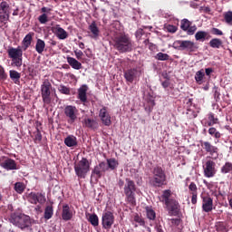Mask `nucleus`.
<instances>
[{
    "label": "nucleus",
    "instance_id": "27",
    "mask_svg": "<svg viewBox=\"0 0 232 232\" xmlns=\"http://www.w3.org/2000/svg\"><path fill=\"white\" fill-rule=\"evenodd\" d=\"M9 76L12 81H14V84H19V80L21 79V73H19L15 70H11L9 72Z\"/></svg>",
    "mask_w": 232,
    "mask_h": 232
},
{
    "label": "nucleus",
    "instance_id": "61",
    "mask_svg": "<svg viewBox=\"0 0 232 232\" xmlns=\"http://www.w3.org/2000/svg\"><path fill=\"white\" fill-rule=\"evenodd\" d=\"M0 79H6V73L3 69H0Z\"/></svg>",
    "mask_w": 232,
    "mask_h": 232
},
{
    "label": "nucleus",
    "instance_id": "10",
    "mask_svg": "<svg viewBox=\"0 0 232 232\" xmlns=\"http://www.w3.org/2000/svg\"><path fill=\"white\" fill-rule=\"evenodd\" d=\"M115 224V216L110 211L103 212L102 217V226L103 229H111V226Z\"/></svg>",
    "mask_w": 232,
    "mask_h": 232
},
{
    "label": "nucleus",
    "instance_id": "57",
    "mask_svg": "<svg viewBox=\"0 0 232 232\" xmlns=\"http://www.w3.org/2000/svg\"><path fill=\"white\" fill-rule=\"evenodd\" d=\"M34 140H38V142H41V140H43V135H41V131H39V130H37Z\"/></svg>",
    "mask_w": 232,
    "mask_h": 232
},
{
    "label": "nucleus",
    "instance_id": "49",
    "mask_svg": "<svg viewBox=\"0 0 232 232\" xmlns=\"http://www.w3.org/2000/svg\"><path fill=\"white\" fill-rule=\"evenodd\" d=\"M98 167L100 168V169H102L103 173L108 171V164L104 161L100 162L98 164Z\"/></svg>",
    "mask_w": 232,
    "mask_h": 232
},
{
    "label": "nucleus",
    "instance_id": "24",
    "mask_svg": "<svg viewBox=\"0 0 232 232\" xmlns=\"http://www.w3.org/2000/svg\"><path fill=\"white\" fill-rule=\"evenodd\" d=\"M64 144L68 148H73L77 146V138L73 135L67 136L64 140Z\"/></svg>",
    "mask_w": 232,
    "mask_h": 232
},
{
    "label": "nucleus",
    "instance_id": "34",
    "mask_svg": "<svg viewBox=\"0 0 232 232\" xmlns=\"http://www.w3.org/2000/svg\"><path fill=\"white\" fill-rule=\"evenodd\" d=\"M208 119V121L205 123V126H215V124H218V119L215 118V114L209 113Z\"/></svg>",
    "mask_w": 232,
    "mask_h": 232
},
{
    "label": "nucleus",
    "instance_id": "63",
    "mask_svg": "<svg viewBox=\"0 0 232 232\" xmlns=\"http://www.w3.org/2000/svg\"><path fill=\"white\" fill-rule=\"evenodd\" d=\"M79 48H81V50H84V43L80 42L79 43Z\"/></svg>",
    "mask_w": 232,
    "mask_h": 232
},
{
    "label": "nucleus",
    "instance_id": "33",
    "mask_svg": "<svg viewBox=\"0 0 232 232\" xmlns=\"http://www.w3.org/2000/svg\"><path fill=\"white\" fill-rule=\"evenodd\" d=\"M44 217L45 220H50V218H52V217H53V207H52V205H48L45 208Z\"/></svg>",
    "mask_w": 232,
    "mask_h": 232
},
{
    "label": "nucleus",
    "instance_id": "51",
    "mask_svg": "<svg viewBox=\"0 0 232 232\" xmlns=\"http://www.w3.org/2000/svg\"><path fill=\"white\" fill-rule=\"evenodd\" d=\"M74 55L76 57V59H78V61H81L82 59V55H84V53H82V51L81 50H74Z\"/></svg>",
    "mask_w": 232,
    "mask_h": 232
},
{
    "label": "nucleus",
    "instance_id": "52",
    "mask_svg": "<svg viewBox=\"0 0 232 232\" xmlns=\"http://www.w3.org/2000/svg\"><path fill=\"white\" fill-rule=\"evenodd\" d=\"M195 32H197V25H193V26L189 25L188 29L187 30L188 35H193Z\"/></svg>",
    "mask_w": 232,
    "mask_h": 232
},
{
    "label": "nucleus",
    "instance_id": "1",
    "mask_svg": "<svg viewBox=\"0 0 232 232\" xmlns=\"http://www.w3.org/2000/svg\"><path fill=\"white\" fill-rule=\"evenodd\" d=\"M114 48L121 52V53H126V52H131L133 50V44L131 39L126 34H121L114 37Z\"/></svg>",
    "mask_w": 232,
    "mask_h": 232
},
{
    "label": "nucleus",
    "instance_id": "40",
    "mask_svg": "<svg viewBox=\"0 0 232 232\" xmlns=\"http://www.w3.org/2000/svg\"><path fill=\"white\" fill-rule=\"evenodd\" d=\"M189 26H191V22H189V20L183 19L181 21V25H180L181 30H183L184 32H188Z\"/></svg>",
    "mask_w": 232,
    "mask_h": 232
},
{
    "label": "nucleus",
    "instance_id": "35",
    "mask_svg": "<svg viewBox=\"0 0 232 232\" xmlns=\"http://www.w3.org/2000/svg\"><path fill=\"white\" fill-rule=\"evenodd\" d=\"M24 189H26V186H24V183L23 182H16L14 184V191L16 193H19L20 195L24 192Z\"/></svg>",
    "mask_w": 232,
    "mask_h": 232
},
{
    "label": "nucleus",
    "instance_id": "19",
    "mask_svg": "<svg viewBox=\"0 0 232 232\" xmlns=\"http://www.w3.org/2000/svg\"><path fill=\"white\" fill-rule=\"evenodd\" d=\"M72 218H73V212L72 211V209H70V206L63 205V211H62L63 220H65V221L72 220Z\"/></svg>",
    "mask_w": 232,
    "mask_h": 232
},
{
    "label": "nucleus",
    "instance_id": "54",
    "mask_svg": "<svg viewBox=\"0 0 232 232\" xmlns=\"http://www.w3.org/2000/svg\"><path fill=\"white\" fill-rule=\"evenodd\" d=\"M142 35H144V30L142 29H138L136 31V39H138L140 41V39L142 38Z\"/></svg>",
    "mask_w": 232,
    "mask_h": 232
},
{
    "label": "nucleus",
    "instance_id": "37",
    "mask_svg": "<svg viewBox=\"0 0 232 232\" xmlns=\"http://www.w3.org/2000/svg\"><path fill=\"white\" fill-rule=\"evenodd\" d=\"M11 65L15 68H21V66H23V56L20 58H13Z\"/></svg>",
    "mask_w": 232,
    "mask_h": 232
},
{
    "label": "nucleus",
    "instance_id": "7",
    "mask_svg": "<svg viewBox=\"0 0 232 232\" xmlns=\"http://www.w3.org/2000/svg\"><path fill=\"white\" fill-rule=\"evenodd\" d=\"M173 48L175 50H186V52L190 53L198 50V46L195 44V42L189 40H177L173 43Z\"/></svg>",
    "mask_w": 232,
    "mask_h": 232
},
{
    "label": "nucleus",
    "instance_id": "2",
    "mask_svg": "<svg viewBox=\"0 0 232 232\" xmlns=\"http://www.w3.org/2000/svg\"><path fill=\"white\" fill-rule=\"evenodd\" d=\"M137 191V186L135 181L126 179L125 185L123 188V193L125 195V200L130 206H135L137 204V199L135 198V192Z\"/></svg>",
    "mask_w": 232,
    "mask_h": 232
},
{
    "label": "nucleus",
    "instance_id": "16",
    "mask_svg": "<svg viewBox=\"0 0 232 232\" xmlns=\"http://www.w3.org/2000/svg\"><path fill=\"white\" fill-rule=\"evenodd\" d=\"M53 32L60 41H64V39H68V32L64 30L61 25L57 24L53 28Z\"/></svg>",
    "mask_w": 232,
    "mask_h": 232
},
{
    "label": "nucleus",
    "instance_id": "38",
    "mask_svg": "<svg viewBox=\"0 0 232 232\" xmlns=\"http://www.w3.org/2000/svg\"><path fill=\"white\" fill-rule=\"evenodd\" d=\"M146 213H147V218H149V220H155L156 218V214H155V210L152 209L150 207L146 208Z\"/></svg>",
    "mask_w": 232,
    "mask_h": 232
},
{
    "label": "nucleus",
    "instance_id": "25",
    "mask_svg": "<svg viewBox=\"0 0 232 232\" xmlns=\"http://www.w3.org/2000/svg\"><path fill=\"white\" fill-rule=\"evenodd\" d=\"M204 77H206V72H204V69L198 71L195 74V81L197 84H202V82H204Z\"/></svg>",
    "mask_w": 232,
    "mask_h": 232
},
{
    "label": "nucleus",
    "instance_id": "18",
    "mask_svg": "<svg viewBox=\"0 0 232 232\" xmlns=\"http://www.w3.org/2000/svg\"><path fill=\"white\" fill-rule=\"evenodd\" d=\"M89 30L91 32V35L90 37L92 39H94V41H97V39H99V36L101 35V30H99V27L97 26V23L92 22L90 25H89Z\"/></svg>",
    "mask_w": 232,
    "mask_h": 232
},
{
    "label": "nucleus",
    "instance_id": "59",
    "mask_svg": "<svg viewBox=\"0 0 232 232\" xmlns=\"http://www.w3.org/2000/svg\"><path fill=\"white\" fill-rule=\"evenodd\" d=\"M191 203L197 204V192H192Z\"/></svg>",
    "mask_w": 232,
    "mask_h": 232
},
{
    "label": "nucleus",
    "instance_id": "50",
    "mask_svg": "<svg viewBox=\"0 0 232 232\" xmlns=\"http://www.w3.org/2000/svg\"><path fill=\"white\" fill-rule=\"evenodd\" d=\"M134 222H137L140 226H144L145 224L144 219L137 214L134 216Z\"/></svg>",
    "mask_w": 232,
    "mask_h": 232
},
{
    "label": "nucleus",
    "instance_id": "62",
    "mask_svg": "<svg viewBox=\"0 0 232 232\" xmlns=\"http://www.w3.org/2000/svg\"><path fill=\"white\" fill-rule=\"evenodd\" d=\"M161 84L163 88H168V86H169V80H165Z\"/></svg>",
    "mask_w": 232,
    "mask_h": 232
},
{
    "label": "nucleus",
    "instance_id": "41",
    "mask_svg": "<svg viewBox=\"0 0 232 232\" xmlns=\"http://www.w3.org/2000/svg\"><path fill=\"white\" fill-rule=\"evenodd\" d=\"M169 197H171V190L167 189L163 191L162 198L165 204H168L171 199H169Z\"/></svg>",
    "mask_w": 232,
    "mask_h": 232
},
{
    "label": "nucleus",
    "instance_id": "43",
    "mask_svg": "<svg viewBox=\"0 0 232 232\" xmlns=\"http://www.w3.org/2000/svg\"><path fill=\"white\" fill-rule=\"evenodd\" d=\"M23 44L25 48H28L32 44V35L28 34L23 40Z\"/></svg>",
    "mask_w": 232,
    "mask_h": 232
},
{
    "label": "nucleus",
    "instance_id": "45",
    "mask_svg": "<svg viewBox=\"0 0 232 232\" xmlns=\"http://www.w3.org/2000/svg\"><path fill=\"white\" fill-rule=\"evenodd\" d=\"M38 21L41 24H46L50 20L48 19V15L46 14H43L38 17Z\"/></svg>",
    "mask_w": 232,
    "mask_h": 232
},
{
    "label": "nucleus",
    "instance_id": "12",
    "mask_svg": "<svg viewBox=\"0 0 232 232\" xmlns=\"http://www.w3.org/2000/svg\"><path fill=\"white\" fill-rule=\"evenodd\" d=\"M27 200L30 204H44L46 198L41 193L31 192L27 197Z\"/></svg>",
    "mask_w": 232,
    "mask_h": 232
},
{
    "label": "nucleus",
    "instance_id": "31",
    "mask_svg": "<svg viewBox=\"0 0 232 232\" xmlns=\"http://www.w3.org/2000/svg\"><path fill=\"white\" fill-rule=\"evenodd\" d=\"M207 37H208V32L206 31H198L195 34L196 41H201V43H204Z\"/></svg>",
    "mask_w": 232,
    "mask_h": 232
},
{
    "label": "nucleus",
    "instance_id": "3",
    "mask_svg": "<svg viewBox=\"0 0 232 232\" xmlns=\"http://www.w3.org/2000/svg\"><path fill=\"white\" fill-rule=\"evenodd\" d=\"M11 224L20 229H26L32 226V219H30V216L24 214H14L11 217Z\"/></svg>",
    "mask_w": 232,
    "mask_h": 232
},
{
    "label": "nucleus",
    "instance_id": "39",
    "mask_svg": "<svg viewBox=\"0 0 232 232\" xmlns=\"http://www.w3.org/2000/svg\"><path fill=\"white\" fill-rule=\"evenodd\" d=\"M208 133H209V135H211V137H214L215 139H220V137H222L220 132L218 130H217V129H215V127L209 128Z\"/></svg>",
    "mask_w": 232,
    "mask_h": 232
},
{
    "label": "nucleus",
    "instance_id": "60",
    "mask_svg": "<svg viewBox=\"0 0 232 232\" xmlns=\"http://www.w3.org/2000/svg\"><path fill=\"white\" fill-rule=\"evenodd\" d=\"M205 73H206V75H208V77H209V75H211L213 73V69L212 68H206L205 69Z\"/></svg>",
    "mask_w": 232,
    "mask_h": 232
},
{
    "label": "nucleus",
    "instance_id": "30",
    "mask_svg": "<svg viewBox=\"0 0 232 232\" xmlns=\"http://www.w3.org/2000/svg\"><path fill=\"white\" fill-rule=\"evenodd\" d=\"M220 171L223 175H227V173H231L232 171V163L227 161L220 169Z\"/></svg>",
    "mask_w": 232,
    "mask_h": 232
},
{
    "label": "nucleus",
    "instance_id": "32",
    "mask_svg": "<svg viewBox=\"0 0 232 232\" xmlns=\"http://www.w3.org/2000/svg\"><path fill=\"white\" fill-rule=\"evenodd\" d=\"M119 166V161H117V160L115 159H108L107 160V168L108 169H117Z\"/></svg>",
    "mask_w": 232,
    "mask_h": 232
},
{
    "label": "nucleus",
    "instance_id": "9",
    "mask_svg": "<svg viewBox=\"0 0 232 232\" xmlns=\"http://www.w3.org/2000/svg\"><path fill=\"white\" fill-rule=\"evenodd\" d=\"M201 147L203 148V150H205L207 153H208L209 156L212 157V159H214V160H217V159H218V147L214 146L209 141H201Z\"/></svg>",
    "mask_w": 232,
    "mask_h": 232
},
{
    "label": "nucleus",
    "instance_id": "64",
    "mask_svg": "<svg viewBox=\"0 0 232 232\" xmlns=\"http://www.w3.org/2000/svg\"><path fill=\"white\" fill-rule=\"evenodd\" d=\"M156 231L157 232H164V230H162V227H159V226L156 227Z\"/></svg>",
    "mask_w": 232,
    "mask_h": 232
},
{
    "label": "nucleus",
    "instance_id": "8",
    "mask_svg": "<svg viewBox=\"0 0 232 232\" xmlns=\"http://www.w3.org/2000/svg\"><path fill=\"white\" fill-rule=\"evenodd\" d=\"M217 163L213 160H208L203 164V174L206 179H213L217 175Z\"/></svg>",
    "mask_w": 232,
    "mask_h": 232
},
{
    "label": "nucleus",
    "instance_id": "29",
    "mask_svg": "<svg viewBox=\"0 0 232 232\" xmlns=\"http://www.w3.org/2000/svg\"><path fill=\"white\" fill-rule=\"evenodd\" d=\"M87 220L94 227L99 226V217L96 214H88Z\"/></svg>",
    "mask_w": 232,
    "mask_h": 232
},
{
    "label": "nucleus",
    "instance_id": "22",
    "mask_svg": "<svg viewBox=\"0 0 232 232\" xmlns=\"http://www.w3.org/2000/svg\"><path fill=\"white\" fill-rule=\"evenodd\" d=\"M169 211L171 213H178L179 211V202L175 199H170L168 203H165Z\"/></svg>",
    "mask_w": 232,
    "mask_h": 232
},
{
    "label": "nucleus",
    "instance_id": "13",
    "mask_svg": "<svg viewBox=\"0 0 232 232\" xmlns=\"http://www.w3.org/2000/svg\"><path fill=\"white\" fill-rule=\"evenodd\" d=\"M202 209L205 213L213 211V198L209 195H201Z\"/></svg>",
    "mask_w": 232,
    "mask_h": 232
},
{
    "label": "nucleus",
    "instance_id": "56",
    "mask_svg": "<svg viewBox=\"0 0 232 232\" xmlns=\"http://www.w3.org/2000/svg\"><path fill=\"white\" fill-rule=\"evenodd\" d=\"M212 33L214 35H224V33H222V31L218 28H213Z\"/></svg>",
    "mask_w": 232,
    "mask_h": 232
},
{
    "label": "nucleus",
    "instance_id": "42",
    "mask_svg": "<svg viewBox=\"0 0 232 232\" xmlns=\"http://www.w3.org/2000/svg\"><path fill=\"white\" fill-rule=\"evenodd\" d=\"M156 59L158 61H169V54L164 53H158L156 54Z\"/></svg>",
    "mask_w": 232,
    "mask_h": 232
},
{
    "label": "nucleus",
    "instance_id": "4",
    "mask_svg": "<svg viewBox=\"0 0 232 232\" xmlns=\"http://www.w3.org/2000/svg\"><path fill=\"white\" fill-rule=\"evenodd\" d=\"M74 171L78 179H86V175L90 171V161L86 158H82L74 164Z\"/></svg>",
    "mask_w": 232,
    "mask_h": 232
},
{
    "label": "nucleus",
    "instance_id": "11",
    "mask_svg": "<svg viewBox=\"0 0 232 232\" xmlns=\"http://www.w3.org/2000/svg\"><path fill=\"white\" fill-rule=\"evenodd\" d=\"M64 114L66 117L69 118L68 122L69 124H73L75 121H77V116L79 115V111L77 110V107L72 105H67L64 108Z\"/></svg>",
    "mask_w": 232,
    "mask_h": 232
},
{
    "label": "nucleus",
    "instance_id": "46",
    "mask_svg": "<svg viewBox=\"0 0 232 232\" xmlns=\"http://www.w3.org/2000/svg\"><path fill=\"white\" fill-rule=\"evenodd\" d=\"M58 91L60 93H63L64 95H70V88H68L64 85H60L58 87Z\"/></svg>",
    "mask_w": 232,
    "mask_h": 232
},
{
    "label": "nucleus",
    "instance_id": "53",
    "mask_svg": "<svg viewBox=\"0 0 232 232\" xmlns=\"http://www.w3.org/2000/svg\"><path fill=\"white\" fill-rule=\"evenodd\" d=\"M167 32H169L170 34H175L177 32V26L169 24L167 25Z\"/></svg>",
    "mask_w": 232,
    "mask_h": 232
},
{
    "label": "nucleus",
    "instance_id": "20",
    "mask_svg": "<svg viewBox=\"0 0 232 232\" xmlns=\"http://www.w3.org/2000/svg\"><path fill=\"white\" fill-rule=\"evenodd\" d=\"M7 53L10 59H18L23 57V50H21V48L12 47L8 50Z\"/></svg>",
    "mask_w": 232,
    "mask_h": 232
},
{
    "label": "nucleus",
    "instance_id": "44",
    "mask_svg": "<svg viewBox=\"0 0 232 232\" xmlns=\"http://www.w3.org/2000/svg\"><path fill=\"white\" fill-rule=\"evenodd\" d=\"M224 19L227 24H232V12L228 11L224 14Z\"/></svg>",
    "mask_w": 232,
    "mask_h": 232
},
{
    "label": "nucleus",
    "instance_id": "55",
    "mask_svg": "<svg viewBox=\"0 0 232 232\" xmlns=\"http://www.w3.org/2000/svg\"><path fill=\"white\" fill-rule=\"evenodd\" d=\"M188 189L189 191H192V193H197V184H195L194 182H191L188 186Z\"/></svg>",
    "mask_w": 232,
    "mask_h": 232
},
{
    "label": "nucleus",
    "instance_id": "26",
    "mask_svg": "<svg viewBox=\"0 0 232 232\" xmlns=\"http://www.w3.org/2000/svg\"><path fill=\"white\" fill-rule=\"evenodd\" d=\"M83 124L86 128H92V130L99 128V124L97 123V121L92 119L83 120Z\"/></svg>",
    "mask_w": 232,
    "mask_h": 232
},
{
    "label": "nucleus",
    "instance_id": "36",
    "mask_svg": "<svg viewBox=\"0 0 232 232\" xmlns=\"http://www.w3.org/2000/svg\"><path fill=\"white\" fill-rule=\"evenodd\" d=\"M209 46L211 48H220V46H222V40H220L218 38H213L209 42Z\"/></svg>",
    "mask_w": 232,
    "mask_h": 232
},
{
    "label": "nucleus",
    "instance_id": "14",
    "mask_svg": "<svg viewBox=\"0 0 232 232\" xmlns=\"http://www.w3.org/2000/svg\"><path fill=\"white\" fill-rule=\"evenodd\" d=\"M140 68L130 69L124 72V77L128 82H133L136 79L140 77Z\"/></svg>",
    "mask_w": 232,
    "mask_h": 232
},
{
    "label": "nucleus",
    "instance_id": "58",
    "mask_svg": "<svg viewBox=\"0 0 232 232\" xmlns=\"http://www.w3.org/2000/svg\"><path fill=\"white\" fill-rule=\"evenodd\" d=\"M41 12L44 13V14H46L47 15H50V12H52V8L42 7Z\"/></svg>",
    "mask_w": 232,
    "mask_h": 232
},
{
    "label": "nucleus",
    "instance_id": "47",
    "mask_svg": "<svg viewBox=\"0 0 232 232\" xmlns=\"http://www.w3.org/2000/svg\"><path fill=\"white\" fill-rule=\"evenodd\" d=\"M102 173L103 172L102 171L101 168L98 167V165L94 167L92 170V175H96L98 179H101V177H102Z\"/></svg>",
    "mask_w": 232,
    "mask_h": 232
},
{
    "label": "nucleus",
    "instance_id": "48",
    "mask_svg": "<svg viewBox=\"0 0 232 232\" xmlns=\"http://www.w3.org/2000/svg\"><path fill=\"white\" fill-rule=\"evenodd\" d=\"M0 8L4 12V14H7V19H8V4L6 2H2L0 4Z\"/></svg>",
    "mask_w": 232,
    "mask_h": 232
},
{
    "label": "nucleus",
    "instance_id": "28",
    "mask_svg": "<svg viewBox=\"0 0 232 232\" xmlns=\"http://www.w3.org/2000/svg\"><path fill=\"white\" fill-rule=\"evenodd\" d=\"M44 48H46V44L43 40L37 39L35 44V50L37 53H43V52H44Z\"/></svg>",
    "mask_w": 232,
    "mask_h": 232
},
{
    "label": "nucleus",
    "instance_id": "5",
    "mask_svg": "<svg viewBox=\"0 0 232 232\" xmlns=\"http://www.w3.org/2000/svg\"><path fill=\"white\" fill-rule=\"evenodd\" d=\"M150 184L154 188H162L166 184V173L160 167H156L153 169V179H150Z\"/></svg>",
    "mask_w": 232,
    "mask_h": 232
},
{
    "label": "nucleus",
    "instance_id": "6",
    "mask_svg": "<svg viewBox=\"0 0 232 232\" xmlns=\"http://www.w3.org/2000/svg\"><path fill=\"white\" fill-rule=\"evenodd\" d=\"M55 92V89L52 87V83L49 80H44L41 85V95L43 102L50 104L52 102V91Z\"/></svg>",
    "mask_w": 232,
    "mask_h": 232
},
{
    "label": "nucleus",
    "instance_id": "21",
    "mask_svg": "<svg viewBox=\"0 0 232 232\" xmlns=\"http://www.w3.org/2000/svg\"><path fill=\"white\" fill-rule=\"evenodd\" d=\"M88 92V85H82L78 90V99L82 102H86L88 101V97L86 96V93Z\"/></svg>",
    "mask_w": 232,
    "mask_h": 232
},
{
    "label": "nucleus",
    "instance_id": "23",
    "mask_svg": "<svg viewBox=\"0 0 232 232\" xmlns=\"http://www.w3.org/2000/svg\"><path fill=\"white\" fill-rule=\"evenodd\" d=\"M67 63L73 68V70H81V68H82V63L73 57L67 56Z\"/></svg>",
    "mask_w": 232,
    "mask_h": 232
},
{
    "label": "nucleus",
    "instance_id": "17",
    "mask_svg": "<svg viewBox=\"0 0 232 232\" xmlns=\"http://www.w3.org/2000/svg\"><path fill=\"white\" fill-rule=\"evenodd\" d=\"M1 168L6 169L7 171H12L14 169H17V163L15 160L12 159H6L3 162L0 163Z\"/></svg>",
    "mask_w": 232,
    "mask_h": 232
},
{
    "label": "nucleus",
    "instance_id": "15",
    "mask_svg": "<svg viewBox=\"0 0 232 232\" xmlns=\"http://www.w3.org/2000/svg\"><path fill=\"white\" fill-rule=\"evenodd\" d=\"M100 119L104 124V126H111V116H110V112H108V110L106 107H102L100 110Z\"/></svg>",
    "mask_w": 232,
    "mask_h": 232
}]
</instances>
